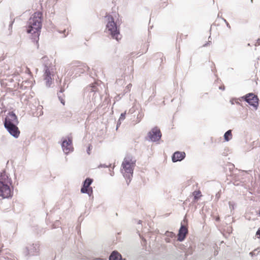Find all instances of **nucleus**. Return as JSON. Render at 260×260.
<instances>
[{"label":"nucleus","instance_id":"6ab92c4d","mask_svg":"<svg viewBox=\"0 0 260 260\" xmlns=\"http://www.w3.org/2000/svg\"><path fill=\"white\" fill-rule=\"evenodd\" d=\"M91 149H92V146L91 145H89L88 147V149H87V153L88 154H90V150Z\"/></svg>","mask_w":260,"mask_h":260},{"label":"nucleus","instance_id":"6e6552de","mask_svg":"<svg viewBox=\"0 0 260 260\" xmlns=\"http://www.w3.org/2000/svg\"><path fill=\"white\" fill-rule=\"evenodd\" d=\"M245 101L251 106L256 108L258 105V99L256 95L253 93H249L246 95Z\"/></svg>","mask_w":260,"mask_h":260},{"label":"nucleus","instance_id":"a211bd4d","mask_svg":"<svg viewBox=\"0 0 260 260\" xmlns=\"http://www.w3.org/2000/svg\"><path fill=\"white\" fill-rule=\"evenodd\" d=\"M59 100H60V102H61V103L63 105H64V104H65V101H64V100L62 98L60 97V96H59Z\"/></svg>","mask_w":260,"mask_h":260},{"label":"nucleus","instance_id":"1a4fd4ad","mask_svg":"<svg viewBox=\"0 0 260 260\" xmlns=\"http://www.w3.org/2000/svg\"><path fill=\"white\" fill-rule=\"evenodd\" d=\"M18 123L16 115L13 113H9L5 119L4 125L17 124Z\"/></svg>","mask_w":260,"mask_h":260},{"label":"nucleus","instance_id":"f03ea898","mask_svg":"<svg viewBox=\"0 0 260 260\" xmlns=\"http://www.w3.org/2000/svg\"><path fill=\"white\" fill-rule=\"evenodd\" d=\"M11 179L6 175L0 176V197L3 199L9 198L12 196Z\"/></svg>","mask_w":260,"mask_h":260},{"label":"nucleus","instance_id":"423d86ee","mask_svg":"<svg viewBox=\"0 0 260 260\" xmlns=\"http://www.w3.org/2000/svg\"><path fill=\"white\" fill-rule=\"evenodd\" d=\"M148 136L151 141L156 142L160 139L161 133L159 128L154 127L149 132Z\"/></svg>","mask_w":260,"mask_h":260},{"label":"nucleus","instance_id":"20e7f679","mask_svg":"<svg viewBox=\"0 0 260 260\" xmlns=\"http://www.w3.org/2000/svg\"><path fill=\"white\" fill-rule=\"evenodd\" d=\"M135 165V160L129 156L124 158L122 164V170L124 171V175L129 178L133 173V169Z\"/></svg>","mask_w":260,"mask_h":260},{"label":"nucleus","instance_id":"4468645a","mask_svg":"<svg viewBox=\"0 0 260 260\" xmlns=\"http://www.w3.org/2000/svg\"><path fill=\"white\" fill-rule=\"evenodd\" d=\"M109 260H125L122 258L121 255L117 251H114L109 257Z\"/></svg>","mask_w":260,"mask_h":260},{"label":"nucleus","instance_id":"aec40b11","mask_svg":"<svg viewBox=\"0 0 260 260\" xmlns=\"http://www.w3.org/2000/svg\"><path fill=\"white\" fill-rule=\"evenodd\" d=\"M256 235H259V238H260V228L258 229L257 231L256 232Z\"/></svg>","mask_w":260,"mask_h":260},{"label":"nucleus","instance_id":"f8f14e48","mask_svg":"<svg viewBox=\"0 0 260 260\" xmlns=\"http://www.w3.org/2000/svg\"><path fill=\"white\" fill-rule=\"evenodd\" d=\"M188 234L187 228L185 225H181L178 234V240L183 241Z\"/></svg>","mask_w":260,"mask_h":260},{"label":"nucleus","instance_id":"39448f33","mask_svg":"<svg viewBox=\"0 0 260 260\" xmlns=\"http://www.w3.org/2000/svg\"><path fill=\"white\" fill-rule=\"evenodd\" d=\"M53 72L51 71L50 69L46 67L45 70V72L43 75L44 80L45 81V85L47 87H50L52 84L53 81Z\"/></svg>","mask_w":260,"mask_h":260},{"label":"nucleus","instance_id":"f3484780","mask_svg":"<svg viewBox=\"0 0 260 260\" xmlns=\"http://www.w3.org/2000/svg\"><path fill=\"white\" fill-rule=\"evenodd\" d=\"M126 112H124L121 114L120 119H124L125 117Z\"/></svg>","mask_w":260,"mask_h":260},{"label":"nucleus","instance_id":"5701e85b","mask_svg":"<svg viewBox=\"0 0 260 260\" xmlns=\"http://www.w3.org/2000/svg\"><path fill=\"white\" fill-rule=\"evenodd\" d=\"M259 216H260V210H259Z\"/></svg>","mask_w":260,"mask_h":260},{"label":"nucleus","instance_id":"f257e3e1","mask_svg":"<svg viewBox=\"0 0 260 260\" xmlns=\"http://www.w3.org/2000/svg\"><path fill=\"white\" fill-rule=\"evenodd\" d=\"M42 13L40 12L35 13L28 21L26 31L31 34L34 40H38L42 26Z\"/></svg>","mask_w":260,"mask_h":260},{"label":"nucleus","instance_id":"9b49d317","mask_svg":"<svg viewBox=\"0 0 260 260\" xmlns=\"http://www.w3.org/2000/svg\"><path fill=\"white\" fill-rule=\"evenodd\" d=\"M62 148L63 152L66 154H68L70 152L72 151L73 147L72 146V140L68 139V140H64L62 143Z\"/></svg>","mask_w":260,"mask_h":260},{"label":"nucleus","instance_id":"ddd939ff","mask_svg":"<svg viewBox=\"0 0 260 260\" xmlns=\"http://www.w3.org/2000/svg\"><path fill=\"white\" fill-rule=\"evenodd\" d=\"M185 156V153L184 152H175L172 156V161L176 162L182 160Z\"/></svg>","mask_w":260,"mask_h":260},{"label":"nucleus","instance_id":"dca6fc26","mask_svg":"<svg viewBox=\"0 0 260 260\" xmlns=\"http://www.w3.org/2000/svg\"><path fill=\"white\" fill-rule=\"evenodd\" d=\"M224 138L225 141H229L232 138V131H228L224 135Z\"/></svg>","mask_w":260,"mask_h":260},{"label":"nucleus","instance_id":"4be33fe9","mask_svg":"<svg viewBox=\"0 0 260 260\" xmlns=\"http://www.w3.org/2000/svg\"><path fill=\"white\" fill-rule=\"evenodd\" d=\"M259 44H260V43H258V45H259Z\"/></svg>","mask_w":260,"mask_h":260},{"label":"nucleus","instance_id":"412c9836","mask_svg":"<svg viewBox=\"0 0 260 260\" xmlns=\"http://www.w3.org/2000/svg\"><path fill=\"white\" fill-rule=\"evenodd\" d=\"M3 247H4V244L2 243H0V252H1Z\"/></svg>","mask_w":260,"mask_h":260},{"label":"nucleus","instance_id":"0eeeda50","mask_svg":"<svg viewBox=\"0 0 260 260\" xmlns=\"http://www.w3.org/2000/svg\"><path fill=\"white\" fill-rule=\"evenodd\" d=\"M93 182V180L90 178H86L84 181L83 185L81 189L82 193H86L89 195H91L92 193V188L90 187V185Z\"/></svg>","mask_w":260,"mask_h":260},{"label":"nucleus","instance_id":"2eb2a0df","mask_svg":"<svg viewBox=\"0 0 260 260\" xmlns=\"http://www.w3.org/2000/svg\"><path fill=\"white\" fill-rule=\"evenodd\" d=\"M194 197V201L197 202L201 197L202 194L200 190H196L192 193Z\"/></svg>","mask_w":260,"mask_h":260},{"label":"nucleus","instance_id":"9d476101","mask_svg":"<svg viewBox=\"0 0 260 260\" xmlns=\"http://www.w3.org/2000/svg\"><path fill=\"white\" fill-rule=\"evenodd\" d=\"M9 133L15 138H18L20 135V131L16 124H10L5 126Z\"/></svg>","mask_w":260,"mask_h":260},{"label":"nucleus","instance_id":"7ed1b4c3","mask_svg":"<svg viewBox=\"0 0 260 260\" xmlns=\"http://www.w3.org/2000/svg\"><path fill=\"white\" fill-rule=\"evenodd\" d=\"M105 18L107 21L106 31L109 33L112 38L118 41L121 39V36L119 29L118 28L116 23L114 22V18L109 15L106 16Z\"/></svg>","mask_w":260,"mask_h":260}]
</instances>
